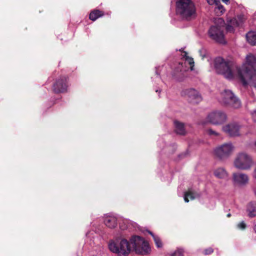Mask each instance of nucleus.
<instances>
[{
  "mask_svg": "<svg viewBox=\"0 0 256 256\" xmlns=\"http://www.w3.org/2000/svg\"><path fill=\"white\" fill-rule=\"evenodd\" d=\"M66 78L64 77L58 80L53 86L54 91L56 93L63 92L66 90Z\"/></svg>",
  "mask_w": 256,
  "mask_h": 256,
  "instance_id": "dca6fc26",
  "label": "nucleus"
},
{
  "mask_svg": "<svg viewBox=\"0 0 256 256\" xmlns=\"http://www.w3.org/2000/svg\"><path fill=\"white\" fill-rule=\"evenodd\" d=\"M110 250L120 256H126L130 252L132 248L138 254H146L150 248L148 244L140 236H132L130 244L125 238H118L111 240L108 244Z\"/></svg>",
  "mask_w": 256,
  "mask_h": 256,
  "instance_id": "f257e3e1",
  "label": "nucleus"
},
{
  "mask_svg": "<svg viewBox=\"0 0 256 256\" xmlns=\"http://www.w3.org/2000/svg\"><path fill=\"white\" fill-rule=\"evenodd\" d=\"M182 62L180 63L179 66L176 68V70L178 72L180 71V75H182L184 76V72L188 71L189 69L191 70H193L194 66V61L192 58L189 57L187 55L186 52H184L182 55Z\"/></svg>",
  "mask_w": 256,
  "mask_h": 256,
  "instance_id": "9d476101",
  "label": "nucleus"
},
{
  "mask_svg": "<svg viewBox=\"0 0 256 256\" xmlns=\"http://www.w3.org/2000/svg\"><path fill=\"white\" fill-rule=\"evenodd\" d=\"M102 15L103 12L102 11L99 10H94L90 13L89 18L90 20L94 21Z\"/></svg>",
  "mask_w": 256,
  "mask_h": 256,
  "instance_id": "b1692460",
  "label": "nucleus"
},
{
  "mask_svg": "<svg viewBox=\"0 0 256 256\" xmlns=\"http://www.w3.org/2000/svg\"><path fill=\"white\" fill-rule=\"evenodd\" d=\"M247 42L252 46H256V32L250 31L246 34Z\"/></svg>",
  "mask_w": 256,
  "mask_h": 256,
  "instance_id": "4be33fe9",
  "label": "nucleus"
},
{
  "mask_svg": "<svg viewBox=\"0 0 256 256\" xmlns=\"http://www.w3.org/2000/svg\"><path fill=\"white\" fill-rule=\"evenodd\" d=\"M216 23L218 24L212 26L208 30L209 36L216 42L224 44V22L222 18H218L216 20Z\"/></svg>",
  "mask_w": 256,
  "mask_h": 256,
  "instance_id": "39448f33",
  "label": "nucleus"
},
{
  "mask_svg": "<svg viewBox=\"0 0 256 256\" xmlns=\"http://www.w3.org/2000/svg\"><path fill=\"white\" fill-rule=\"evenodd\" d=\"M252 116L253 118L255 120L256 118V110H254L252 112Z\"/></svg>",
  "mask_w": 256,
  "mask_h": 256,
  "instance_id": "7c9ffc66",
  "label": "nucleus"
},
{
  "mask_svg": "<svg viewBox=\"0 0 256 256\" xmlns=\"http://www.w3.org/2000/svg\"><path fill=\"white\" fill-rule=\"evenodd\" d=\"M232 179L234 184L239 186H245L249 181L248 175L242 172L233 173Z\"/></svg>",
  "mask_w": 256,
  "mask_h": 256,
  "instance_id": "4468645a",
  "label": "nucleus"
},
{
  "mask_svg": "<svg viewBox=\"0 0 256 256\" xmlns=\"http://www.w3.org/2000/svg\"><path fill=\"white\" fill-rule=\"evenodd\" d=\"M246 211L250 218L256 216V202H251L246 206Z\"/></svg>",
  "mask_w": 256,
  "mask_h": 256,
  "instance_id": "6ab92c4d",
  "label": "nucleus"
},
{
  "mask_svg": "<svg viewBox=\"0 0 256 256\" xmlns=\"http://www.w3.org/2000/svg\"><path fill=\"white\" fill-rule=\"evenodd\" d=\"M199 53L200 56H202V58H204L206 54V49L204 48H202L199 50Z\"/></svg>",
  "mask_w": 256,
  "mask_h": 256,
  "instance_id": "cd10ccee",
  "label": "nucleus"
},
{
  "mask_svg": "<svg viewBox=\"0 0 256 256\" xmlns=\"http://www.w3.org/2000/svg\"><path fill=\"white\" fill-rule=\"evenodd\" d=\"M207 132L210 136H218L220 134L218 132L212 129L208 130Z\"/></svg>",
  "mask_w": 256,
  "mask_h": 256,
  "instance_id": "bb28decb",
  "label": "nucleus"
},
{
  "mask_svg": "<svg viewBox=\"0 0 256 256\" xmlns=\"http://www.w3.org/2000/svg\"><path fill=\"white\" fill-rule=\"evenodd\" d=\"M220 100L224 104L235 108H239L241 106L240 100L230 90H226L222 92Z\"/></svg>",
  "mask_w": 256,
  "mask_h": 256,
  "instance_id": "423d86ee",
  "label": "nucleus"
},
{
  "mask_svg": "<svg viewBox=\"0 0 256 256\" xmlns=\"http://www.w3.org/2000/svg\"><path fill=\"white\" fill-rule=\"evenodd\" d=\"M176 12L182 18L187 20L196 16V8L192 0H177Z\"/></svg>",
  "mask_w": 256,
  "mask_h": 256,
  "instance_id": "7ed1b4c3",
  "label": "nucleus"
},
{
  "mask_svg": "<svg viewBox=\"0 0 256 256\" xmlns=\"http://www.w3.org/2000/svg\"><path fill=\"white\" fill-rule=\"evenodd\" d=\"M213 64L216 72L223 75L226 78L231 80L235 77L238 78L236 67L232 62L218 57L214 60Z\"/></svg>",
  "mask_w": 256,
  "mask_h": 256,
  "instance_id": "f03ea898",
  "label": "nucleus"
},
{
  "mask_svg": "<svg viewBox=\"0 0 256 256\" xmlns=\"http://www.w3.org/2000/svg\"><path fill=\"white\" fill-rule=\"evenodd\" d=\"M184 250L182 248H178L173 254H172L171 256H183Z\"/></svg>",
  "mask_w": 256,
  "mask_h": 256,
  "instance_id": "a878e982",
  "label": "nucleus"
},
{
  "mask_svg": "<svg viewBox=\"0 0 256 256\" xmlns=\"http://www.w3.org/2000/svg\"><path fill=\"white\" fill-rule=\"evenodd\" d=\"M148 232L152 236L156 246L158 248H162V244L160 238L158 236H155L150 231H148Z\"/></svg>",
  "mask_w": 256,
  "mask_h": 256,
  "instance_id": "393cba45",
  "label": "nucleus"
},
{
  "mask_svg": "<svg viewBox=\"0 0 256 256\" xmlns=\"http://www.w3.org/2000/svg\"><path fill=\"white\" fill-rule=\"evenodd\" d=\"M254 145L255 146H256V141L254 142Z\"/></svg>",
  "mask_w": 256,
  "mask_h": 256,
  "instance_id": "f704fd0d",
  "label": "nucleus"
},
{
  "mask_svg": "<svg viewBox=\"0 0 256 256\" xmlns=\"http://www.w3.org/2000/svg\"><path fill=\"white\" fill-rule=\"evenodd\" d=\"M216 177L218 178L226 179L228 176V174L226 170L222 168H216L214 172Z\"/></svg>",
  "mask_w": 256,
  "mask_h": 256,
  "instance_id": "aec40b11",
  "label": "nucleus"
},
{
  "mask_svg": "<svg viewBox=\"0 0 256 256\" xmlns=\"http://www.w3.org/2000/svg\"><path fill=\"white\" fill-rule=\"evenodd\" d=\"M183 96L187 97L189 100L194 103H198L202 100L200 95L198 92L194 89H186L182 91Z\"/></svg>",
  "mask_w": 256,
  "mask_h": 256,
  "instance_id": "2eb2a0df",
  "label": "nucleus"
},
{
  "mask_svg": "<svg viewBox=\"0 0 256 256\" xmlns=\"http://www.w3.org/2000/svg\"><path fill=\"white\" fill-rule=\"evenodd\" d=\"M254 177L256 179V166L254 170Z\"/></svg>",
  "mask_w": 256,
  "mask_h": 256,
  "instance_id": "2f4dec72",
  "label": "nucleus"
},
{
  "mask_svg": "<svg viewBox=\"0 0 256 256\" xmlns=\"http://www.w3.org/2000/svg\"><path fill=\"white\" fill-rule=\"evenodd\" d=\"M213 251V249L212 248H208L204 250V253L205 254H212Z\"/></svg>",
  "mask_w": 256,
  "mask_h": 256,
  "instance_id": "c756f323",
  "label": "nucleus"
},
{
  "mask_svg": "<svg viewBox=\"0 0 256 256\" xmlns=\"http://www.w3.org/2000/svg\"><path fill=\"white\" fill-rule=\"evenodd\" d=\"M175 126V130L176 134L183 135L186 133L184 125L182 123L178 121L174 122Z\"/></svg>",
  "mask_w": 256,
  "mask_h": 256,
  "instance_id": "5701e85b",
  "label": "nucleus"
},
{
  "mask_svg": "<svg viewBox=\"0 0 256 256\" xmlns=\"http://www.w3.org/2000/svg\"><path fill=\"white\" fill-rule=\"evenodd\" d=\"M237 226L239 229L244 230L246 228V224L242 221L238 224Z\"/></svg>",
  "mask_w": 256,
  "mask_h": 256,
  "instance_id": "c85d7f7f",
  "label": "nucleus"
},
{
  "mask_svg": "<svg viewBox=\"0 0 256 256\" xmlns=\"http://www.w3.org/2000/svg\"><path fill=\"white\" fill-rule=\"evenodd\" d=\"M234 165L238 170H248L253 166L254 160L250 154L246 152H241L236 155Z\"/></svg>",
  "mask_w": 256,
  "mask_h": 256,
  "instance_id": "20e7f679",
  "label": "nucleus"
},
{
  "mask_svg": "<svg viewBox=\"0 0 256 256\" xmlns=\"http://www.w3.org/2000/svg\"><path fill=\"white\" fill-rule=\"evenodd\" d=\"M254 232L256 233V222L254 223Z\"/></svg>",
  "mask_w": 256,
  "mask_h": 256,
  "instance_id": "473e14b6",
  "label": "nucleus"
},
{
  "mask_svg": "<svg viewBox=\"0 0 256 256\" xmlns=\"http://www.w3.org/2000/svg\"><path fill=\"white\" fill-rule=\"evenodd\" d=\"M246 20L244 15L240 14L236 17L228 21V24L226 26V30L228 32H232L234 30V28L241 26Z\"/></svg>",
  "mask_w": 256,
  "mask_h": 256,
  "instance_id": "ddd939ff",
  "label": "nucleus"
},
{
  "mask_svg": "<svg viewBox=\"0 0 256 256\" xmlns=\"http://www.w3.org/2000/svg\"><path fill=\"white\" fill-rule=\"evenodd\" d=\"M227 118V115L224 112L216 110L209 113L206 120L208 122L212 124L220 125L226 122Z\"/></svg>",
  "mask_w": 256,
  "mask_h": 256,
  "instance_id": "6e6552de",
  "label": "nucleus"
},
{
  "mask_svg": "<svg viewBox=\"0 0 256 256\" xmlns=\"http://www.w3.org/2000/svg\"><path fill=\"white\" fill-rule=\"evenodd\" d=\"M199 196L200 194H198L194 192V190L190 188L184 193V200L185 202H189L188 198L192 200Z\"/></svg>",
  "mask_w": 256,
  "mask_h": 256,
  "instance_id": "412c9836",
  "label": "nucleus"
},
{
  "mask_svg": "<svg viewBox=\"0 0 256 256\" xmlns=\"http://www.w3.org/2000/svg\"><path fill=\"white\" fill-rule=\"evenodd\" d=\"M238 74V78L242 82L243 85L246 86L248 84L256 88V71L255 70L246 71L242 72L240 71Z\"/></svg>",
  "mask_w": 256,
  "mask_h": 256,
  "instance_id": "0eeeda50",
  "label": "nucleus"
},
{
  "mask_svg": "<svg viewBox=\"0 0 256 256\" xmlns=\"http://www.w3.org/2000/svg\"><path fill=\"white\" fill-rule=\"evenodd\" d=\"M208 4L210 5L215 4L216 7L214 8V12L218 16H220L223 14L224 12V6L220 4V2L218 0H206ZM223 2L226 4L228 2L229 0H222Z\"/></svg>",
  "mask_w": 256,
  "mask_h": 256,
  "instance_id": "f3484780",
  "label": "nucleus"
},
{
  "mask_svg": "<svg viewBox=\"0 0 256 256\" xmlns=\"http://www.w3.org/2000/svg\"><path fill=\"white\" fill-rule=\"evenodd\" d=\"M256 64V56L250 54L246 57V61L243 64L241 67H236L237 74L240 70L244 72L246 71L255 70V66Z\"/></svg>",
  "mask_w": 256,
  "mask_h": 256,
  "instance_id": "f8f14e48",
  "label": "nucleus"
},
{
  "mask_svg": "<svg viewBox=\"0 0 256 256\" xmlns=\"http://www.w3.org/2000/svg\"><path fill=\"white\" fill-rule=\"evenodd\" d=\"M104 222L107 227L114 228L117 226V218L113 215H106L104 217Z\"/></svg>",
  "mask_w": 256,
  "mask_h": 256,
  "instance_id": "a211bd4d",
  "label": "nucleus"
},
{
  "mask_svg": "<svg viewBox=\"0 0 256 256\" xmlns=\"http://www.w3.org/2000/svg\"><path fill=\"white\" fill-rule=\"evenodd\" d=\"M242 126L237 122H230L223 126L222 130L224 132L231 137H237L240 136V129Z\"/></svg>",
  "mask_w": 256,
  "mask_h": 256,
  "instance_id": "9b49d317",
  "label": "nucleus"
},
{
  "mask_svg": "<svg viewBox=\"0 0 256 256\" xmlns=\"http://www.w3.org/2000/svg\"><path fill=\"white\" fill-rule=\"evenodd\" d=\"M230 214H227V216L228 217H230Z\"/></svg>",
  "mask_w": 256,
  "mask_h": 256,
  "instance_id": "72a5a7b5",
  "label": "nucleus"
},
{
  "mask_svg": "<svg viewBox=\"0 0 256 256\" xmlns=\"http://www.w3.org/2000/svg\"><path fill=\"white\" fill-rule=\"evenodd\" d=\"M234 150V146L231 142L224 144L214 150V154L220 159L228 157Z\"/></svg>",
  "mask_w": 256,
  "mask_h": 256,
  "instance_id": "1a4fd4ad",
  "label": "nucleus"
}]
</instances>
